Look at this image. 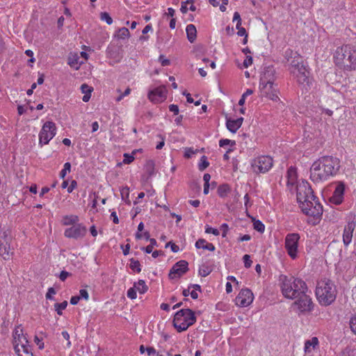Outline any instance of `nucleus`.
Wrapping results in <instances>:
<instances>
[{"label": "nucleus", "mask_w": 356, "mask_h": 356, "mask_svg": "<svg viewBox=\"0 0 356 356\" xmlns=\"http://www.w3.org/2000/svg\"><path fill=\"white\" fill-rule=\"evenodd\" d=\"M297 200L302 212L307 216L320 218L323 214V207L313 194V190L307 181H302L296 186Z\"/></svg>", "instance_id": "nucleus-1"}, {"label": "nucleus", "mask_w": 356, "mask_h": 356, "mask_svg": "<svg viewBox=\"0 0 356 356\" xmlns=\"http://www.w3.org/2000/svg\"><path fill=\"white\" fill-rule=\"evenodd\" d=\"M335 64L347 71L356 70V49L346 44L338 47L334 53Z\"/></svg>", "instance_id": "nucleus-2"}, {"label": "nucleus", "mask_w": 356, "mask_h": 356, "mask_svg": "<svg viewBox=\"0 0 356 356\" xmlns=\"http://www.w3.org/2000/svg\"><path fill=\"white\" fill-rule=\"evenodd\" d=\"M337 289L334 284L329 279H323L318 282L316 295L321 305L328 306L336 299Z\"/></svg>", "instance_id": "nucleus-3"}, {"label": "nucleus", "mask_w": 356, "mask_h": 356, "mask_svg": "<svg viewBox=\"0 0 356 356\" xmlns=\"http://www.w3.org/2000/svg\"><path fill=\"white\" fill-rule=\"evenodd\" d=\"M282 281V293L286 298L294 300L303 291H308L306 283L300 279L284 276Z\"/></svg>", "instance_id": "nucleus-4"}, {"label": "nucleus", "mask_w": 356, "mask_h": 356, "mask_svg": "<svg viewBox=\"0 0 356 356\" xmlns=\"http://www.w3.org/2000/svg\"><path fill=\"white\" fill-rule=\"evenodd\" d=\"M196 321L194 312L190 309H182L178 311L173 318V325L180 332L186 330Z\"/></svg>", "instance_id": "nucleus-5"}, {"label": "nucleus", "mask_w": 356, "mask_h": 356, "mask_svg": "<svg viewBox=\"0 0 356 356\" xmlns=\"http://www.w3.org/2000/svg\"><path fill=\"white\" fill-rule=\"evenodd\" d=\"M13 240L11 230L8 227H3L0 229V256L4 259H8L13 254L10 243Z\"/></svg>", "instance_id": "nucleus-6"}, {"label": "nucleus", "mask_w": 356, "mask_h": 356, "mask_svg": "<svg viewBox=\"0 0 356 356\" xmlns=\"http://www.w3.org/2000/svg\"><path fill=\"white\" fill-rule=\"evenodd\" d=\"M317 161L320 164H321V166L323 167L327 173L329 174V178L337 175L339 170L340 161L336 157L324 156L319 158Z\"/></svg>", "instance_id": "nucleus-7"}, {"label": "nucleus", "mask_w": 356, "mask_h": 356, "mask_svg": "<svg viewBox=\"0 0 356 356\" xmlns=\"http://www.w3.org/2000/svg\"><path fill=\"white\" fill-rule=\"evenodd\" d=\"M252 168L257 173H265L273 166V159L268 156H261L252 161Z\"/></svg>", "instance_id": "nucleus-8"}, {"label": "nucleus", "mask_w": 356, "mask_h": 356, "mask_svg": "<svg viewBox=\"0 0 356 356\" xmlns=\"http://www.w3.org/2000/svg\"><path fill=\"white\" fill-rule=\"evenodd\" d=\"M56 133V124L53 122H46L39 134V143L47 145L54 138Z\"/></svg>", "instance_id": "nucleus-9"}, {"label": "nucleus", "mask_w": 356, "mask_h": 356, "mask_svg": "<svg viewBox=\"0 0 356 356\" xmlns=\"http://www.w3.org/2000/svg\"><path fill=\"white\" fill-rule=\"evenodd\" d=\"M307 291H303L295 300L293 305L296 306L298 309L301 312H311L314 308V304L312 298L307 294Z\"/></svg>", "instance_id": "nucleus-10"}, {"label": "nucleus", "mask_w": 356, "mask_h": 356, "mask_svg": "<svg viewBox=\"0 0 356 356\" xmlns=\"http://www.w3.org/2000/svg\"><path fill=\"white\" fill-rule=\"evenodd\" d=\"M318 161L313 163L310 168V179L314 182H321L329 179V174L327 173L325 168L321 166Z\"/></svg>", "instance_id": "nucleus-11"}, {"label": "nucleus", "mask_w": 356, "mask_h": 356, "mask_svg": "<svg viewBox=\"0 0 356 356\" xmlns=\"http://www.w3.org/2000/svg\"><path fill=\"white\" fill-rule=\"evenodd\" d=\"M284 58L286 59L289 64V70L291 72L293 70H297L300 68V65H304L302 57L296 51L288 49L284 52Z\"/></svg>", "instance_id": "nucleus-12"}, {"label": "nucleus", "mask_w": 356, "mask_h": 356, "mask_svg": "<svg viewBox=\"0 0 356 356\" xmlns=\"http://www.w3.org/2000/svg\"><path fill=\"white\" fill-rule=\"evenodd\" d=\"M299 239L300 235L296 233L289 234L285 238V248L289 255L293 259L296 257Z\"/></svg>", "instance_id": "nucleus-13"}, {"label": "nucleus", "mask_w": 356, "mask_h": 356, "mask_svg": "<svg viewBox=\"0 0 356 356\" xmlns=\"http://www.w3.org/2000/svg\"><path fill=\"white\" fill-rule=\"evenodd\" d=\"M188 264L185 260L177 261L171 268L168 277L170 280L179 278L188 270Z\"/></svg>", "instance_id": "nucleus-14"}, {"label": "nucleus", "mask_w": 356, "mask_h": 356, "mask_svg": "<svg viewBox=\"0 0 356 356\" xmlns=\"http://www.w3.org/2000/svg\"><path fill=\"white\" fill-rule=\"evenodd\" d=\"M259 88L263 96H265L274 102L280 100L278 97L279 90L275 87L274 83H261L259 84Z\"/></svg>", "instance_id": "nucleus-15"}, {"label": "nucleus", "mask_w": 356, "mask_h": 356, "mask_svg": "<svg viewBox=\"0 0 356 356\" xmlns=\"http://www.w3.org/2000/svg\"><path fill=\"white\" fill-rule=\"evenodd\" d=\"M86 227L81 224H76L72 225L71 227L65 229L64 235L67 238H81L86 234Z\"/></svg>", "instance_id": "nucleus-16"}, {"label": "nucleus", "mask_w": 356, "mask_h": 356, "mask_svg": "<svg viewBox=\"0 0 356 356\" xmlns=\"http://www.w3.org/2000/svg\"><path fill=\"white\" fill-rule=\"evenodd\" d=\"M291 74L294 76L300 85H303L304 86L309 85V72L305 65H300V68L297 70H293Z\"/></svg>", "instance_id": "nucleus-17"}, {"label": "nucleus", "mask_w": 356, "mask_h": 356, "mask_svg": "<svg viewBox=\"0 0 356 356\" xmlns=\"http://www.w3.org/2000/svg\"><path fill=\"white\" fill-rule=\"evenodd\" d=\"M254 299L253 293L249 289H242L236 298V304L241 307L250 305Z\"/></svg>", "instance_id": "nucleus-18"}, {"label": "nucleus", "mask_w": 356, "mask_h": 356, "mask_svg": "<svg viewBox=\"0 0 356 356\" xmlns=\"http://www.w3.org/2000/svg\"><path fill=\"white\" fill-rule=\"evenodd\" d=\"M167 90L165 86H159L148 94L149 99L155 103L161 102L166 98Z\"/></svg>", "instance_id": "nucleus-19"}, {"label": "nucleus", "mask_w": 356, "mask_h": 356, "mask_svg": "<svg viewBox=\"0 0 356 356\" xmlns=\"http://www.w3.org/2000/svg\"><path fill=\"white\" fill-rule=\"evenodd\" d=\"M344 191V184L342 182L339 183L336 186L332 195L330 198V202L337 205L340 204L343 200Z\"/></svg>", "instance_id": "nucleus-20"}, {"label": "nucleus", "mask_w": 356, "mask_h": 356, "mask_svg": "<svg viewBox=\"0 0 356 356\" xmlns=\"http://www.w3.org/2000/svg\"><path fill=\"white\" fill-rule=\"evenodd\" d=\"M275 70L273 66H268L264 70L260 78V83H273L275 81Z\"/></svg>", "instance_id": "nucleus-21"}, {"label": "nucleus", "mask_w": 356, "mask_h": 356, "mask_svg": "<svg viewBox=\"0 0 356 356\" xmlns=\"http://www.w3.org/2000/svg\"><path fill=\"white\" fill-rule=\"evenodd\" d=\"M29 341L26 337V336L23 333V329L21 325L17 326L14 332H13V346L15 347V345L19 346V345L26 344Z\"/></svg>", "instance_id": "nucleus-22"}, {"label": "nucleus", "mask_w": 356, "mask_h": 356, "mask_svg": "<svg viewBox=\"0 0 356 356\" xmlns=\"http://www.w3.org/2000/svg\"><path fill=\"white\" fill-rule=\"evenodd\" d=\"M356 227L355 222H349L347 225L345 226L343 234V242L346 246L350 244L353 237V233Z\"/></svg>", "instance_id": "nucleus-23"}, {"label": "nucleus", "mask_w": 356, "mask_h": 356, "mask_svg": "<svg viewBox=\"0 0 356 356\" xmlns=\"http://www.w3.org/2000/svg\"><path fill=\"white\" fill-rule=\"evenodd\" d=\"M243 122V118H237L236 120H232L231 118H226V127L227 129L232 133H236V131L241 127Z\"/></svg>", "instance_id": "nucleus-24"}, {"label": "nucleus", "mask_w": 356, "mask_h": 356, "mask_svg": "<svg viewBox=\"0 0 356 356\" xmlns=\"http://www.w3.org/2000/svg\"><path fill=\"white\" fill-rule=\"evenodd\" d=\"M14 349L18 356H33L31 348L29 345V343L26 345H19V346L16 344Z\"/></svg>", "instance_id": "nucleus-25"}, {"label": "nucleus", "mask_w": 356, "mask_h": 356, "mask_svg": "<svg viewBox=\"0 0 356 356\" xmlns=\"http://www.w3.org/2000/svg\"><path fill=\"white\" fill-rule=\"evenodd\" d=\"M186 31L188 41L191 43H193L197 38V30L195 26L192 24H188L186 26Z\"/></svg>", "instance_id": "nucleus-26"}, {"label": "nucleus", "mask_w": 356, "mask_h": 356, "mask_svg": "<svg viewBox=\"0 0 356 356\" xmlns=\"http://www.w3.org/2000/svg\"><path fill=\"white\" fill-rule=\"evenodd\" d=\"M195 247L197 249L202 248L204 250H208L209 251H214L216 249L215 246L212 243H207L206 240L204 238L198 239L195 243Z\"/></svg>", "instance_id": "nucleus-27"}, {"label": "nucleus", "mask_w": 356, "mask_h": 356, "mask_svg": "<svg viewBox=\"0 0 356 356\" xmlns=\"http://www.w3.org/2000/svg\"><path fill=\"white\" fill-rule=\"evenodd\" d=\"M318 344V339L317 337H314L310 340H307L305 343V352L309 353L312 349H314Z\"/></svg>", "instance_id": "nucleus-28"}, {"label": "nucleus", "mask_w": 356, "mask_h": 356, "mask_svg": "<svg viewBox=\"0 0 356 356\" xmlns=\"http://www.w3.org/2000/svg\"><path fill=\"white\" fill-rule=\"evenodd\" d=\"M81 90L82 93L84 94L82 98L83 101L84 102H88L90 98V94L93 90V88L91 86H89L88 84L83 83L81 86Z\"/></svg>", "instance_id": "nucleus-29"}, {"label": "nucleus", "mask_w": 356, "mask_h": 356, "mask_svg": "<svg viewBox=\"0 0 356 356\" xmlns=\"http://www.w3.org/2000/svg\"><path fill=\"white\" fill-rule=\"evenodd\" d=\"M231 188L227 184L220 185L218 188V194L220 197H225L230 192Z\"/></svg>", "instance_id": "nucleus-30"}, {"label": "nucleus", "mask_w": 356, "mask_h": 356, "mask_svg": "<svg viewBox=\"0 0 356 356\" xmlns=\"http://www.w3.org/2000/svg\"><path fill=\"white\" fill-rule=\"evenodd\" d=\"M134 286L140 293H145L148 290V286L143 280H140L138 282H135Z\"/></svg>", "instance_id": "nucleus-31"}, {"label": "nucleus", "mask_w": 356, "mask_h": 356, "mask_svg": "<svg viewBox=\"0 0 356 356\" xmlns=\"http://www.w3.org/2000/svg\"><path fill=\"white\" fill-rule=\"evenodd\" d=\"M79 221V217L77 216H66L63 218V223L64 225H76Z\"/></svg>", "instance_id": "nucleus-32"}, {"label": "nucleus", "mask_w": 356, "mask_h": 356, "mask_svg": "<svg viewBox=\"0 0 356 356\" xmlns=\"http://www.w3.org/2000/svg\"><path fill=\"white\" fill-rule=\"evenodd\" d=\"M129 31L127 28L122 27L118 29V33L115 35V37L118 39H125L129 37Z\"/></svg>", "instance_id": "nucleus-33"}, {"label": "nucleus", "mask_w": 356, "mask_h": 356, "mask_svg": "<svg viewBox=\"0 0 356 356\" xmlns=\"http://www.w3.org/2000/svg\"><path fill=\"white\" fill-rule=\"evenodd\" d=\"M129 261H130L129 267L132 270L136 271L137 273H140L141 271L140 264L139 261H138L134 258H131V259H130Z\"/></svg>", "instance_id": "nucleus-34"}, {"label": "nucleus", "mask_w": 356, "mask_h": 356, "mask_svg": "<svg viewBox=\"0 0 356 356\" xmlns=\"http://www.w3.org/2000/svg\"><path fill=\"white\" fill-rule=\"evenodd\" d=\"M254 229L260 233H263L265 229V226L261 221L259 220L252 219Z\"/></svg>", "instance_id": "nucleus-35"}, {"label": "nucleus", "mask_w": 356, "mask_h": 356, "mask_svg": "<svg viewBox=\"0 0 356 356\" xmlns=\"http://www.w3.org/2000/svg\"><path fill=\"white\" fill-rule=\"evenodd\" d=\"M146 172L148 174L149 177H151L154 174V163L153 161L149 160L147 162L145 165Z\"/></svg>", "instance_id": "nucleus-36"}, {"label": "nucleus", "mask_w": 356, "mask_h": 356, "mask_svg": "<svg viewBox=\"0 0 356 356\" xmlns=\"http://www.w3.org/2000/svg\"><path fill=\"white\" fill-rule=\"evenodd\" d=\"M67 306V302L66 300H65L60 303H56L54 305L55 310L56 311V312L58 315H62V310L65 309Z\"/></svg>", "instance_id": "nucleus-37"}, {"label": "nucleus", "mask_w": 356, "mask_h": 356, "mask_svg": "<svg viewBox=\"0 0 356 356\" xmlns=\"http://www.w3.org/2000/svg\"><path fill=\"white\" fill-rule=\"evenodd\" d=\"M209 165V163L207 161L206 156L201 157V162L199 163L198 168L200 171H203Z\"/></svg>", "instance_id": "nucleus-38"}, {"label": "nucleus", "mask_w": 356, "mask_h": 356, "mask_svg": "<svg viewBox=\"0 0 356 356\" xmlns=\"http://www.w3.org/2000/svg\"><path fill=\"white\" fill-rule=\"evenodd\" d=\"M71 169V164L67 162L64 164V168L60 172V177L61 179H64L66 176L67 172H70Z\"/></svg>", "instance_id": "nucleus-39"}, {"label": "nucleus", "mask_w": 356, "mask_h": 356, "mask_svg": "<svg viewBox=\"0 0 356 356\" xmlns=\"http://www.w3.org/2000/svg\"><path fill=\"white\" fill-rule=\"evenodd\" d=\"M100 19L102 20L106 21V22L109 25L113 23V19L106 12L101 13Z\"/></svg>", "instance_id": "nucleus-40"}, {"label": "nucleus", "mask_w": 356, "mask_h": 356, "mask_svg": "<svg viewBox=\"0 0 356 356\" xmlns=\"http://www.w3.org/2000/svg\"><path fill=\"white\" fill-rule=\"evenodd\" d=\"M349 324L351 331L356 335V315L350 318Z\"/></svg>", "instance_id": "nucleus-41"}, {"label": "nucleus", "mask_w": 356, "mask_h": 356, "mask_svg": "<svg viewBox=\"0 0 356 356\" xmlns=\"http://www.w3.org/2000/svg\"><path fill=\"white\" fill-rule=\"evenodd\" d=\"M78 59V58H69L68 64L70 67H74L76 70H78L79 67Z\"/></svg>", "instance_id": "nucleus-42"}, {"label": "nucleus", "mask_w": 356, "mask_h": 356, "mask_svg": "<svg viewBox=\"0 0 356 356\" xmlns=\"http://www.w3.org/2000/svg\"><path fill=\"white\" fill-rule=\"evenodd\" d=\"M236 144L234 140H231L229 139H221L219 141L220 147H224L225 145H231L232 146Z\"/></svg>", "instance_id": "nucleus-43"}, {"label": "nucleus", "mask_w": 356, "mask_h": 356, "mask_svg": "<svg viewBox=\"0 0 356 356\" xmlns=\"http://www.w3.org/2000/svg\"><path fill=\"white\" fill-rule=\"evenodd\" d=\"M134 154H129L127 153H125L124 154V160H123V163H126V164H129L131 163V162L134 161Z\"/></svg>", "instance_id": "nucleus-44"}, {"label": "nucleus", "mask_w": 356, "mask_h": 356, "mask_svg": "<svg viewBox=\"0 0 356 356\" xmlns=\"http://www.w3.org/2000/svg\"><path fill=\"white\" fill-rule=\"evenodd\" d=\"M288 177H289L288 183L289 184L291 183V184H293V181L296 179V172L292 169L289 170H288Z\"/></svg>", "instance_id": "nucleus-45"}, {"label": "nucleus", "mask_w": 356, "mask_h": 356, "mask_svg": "<svg viewBox=\"0 0 356 356\" xmlns=\"http://www.w3.org/2000/svg\"><path fill=\"white\" fill-rule=\"evenodd\" d=\"M143 237H144L146 240H149L150 239L149 232L146 231V232H145L143 234L139 233V232H137L136 234V239L139 240V239H141Z\"/></svg>", "instance_id": "nucleus-46"}, {"label": "nucleus", "mask_w": 356, "mask_h": 356, "mask_svg": "<svg viewBox=\"0 0 356 356\" xmlns=\"http://www.w3.org/2000/svg\"><path fill=\"white\" fill-rule=\"evenodd\" d=\"M244 261V266L246 268H249L252 265V261L250 260V257L248 254H245L243 257Z\"/></svg>", "instance_id": "nucleus-47"}, {"label": "nucleus", "mask_w": 356, "mask_h": 356, "mask_svg": "<svg viewBox=\"0 0 356 356\" xmlns=\"http://www.w3.org/2000/svg\"><path fill=\"white\" fill-rule=\"evenodd\" d=\"M136 289L135 287L130 288L127 291V296L128 298L131 299H136Z\"/></svg>", "instance_id": "nucleus-48"}, {"label": "nucleus", "mask_w": 356, "mask_h": 356, "mask_svg": "<svg viewBox=\"0 0 356 356\" xmlns=\"http://www.w3.org/2000/svg\"><path fill=\"white\" fill-rule=\"evenodd\" d=\"M169 246H170L171 250L173 252H177L179 250V246L171 241H170L165 244V248H168Z\"/></svg>", "instance_id": "nucleus-49"}, {"label": "nucleus", "mask_w": 356, "mask_h": 356, "mask_svg": "<svg viewBox=\"0 0 356 356\" xmlns=\"http://www.w3.org/2000/svg\"><path fill=\"white\" fill-rule=\"evenodd\" d=\"M205 232L208 233V234L211 233V234H213L215 236H218L219 234H220L219 231L217 229L212 228V227H209V226H207L206 227Z\"/></svg>", "instance_id": "nucleus-50"}, {"label": "nucleus", "mask_w": 356, "mask_h": 356, "mask_svg": "<svg viewBox=\"0 0 356 356\" xmlns=\"http://www.w3.org/2000/svg\"><path fill=\"white\" fill-rule=\"evenodd\" d=\"M211 270L208 267L200 268L199 273L202 277H206L210 273Z\"/></svg>", "instance_id": "nucleus-51"}, {"label": "nucleus", "mask_w": 356, "mask_h": 356, "mask_svg": "<svg viewBox=\"0 0 356 356\" xmlns=\"http://www.w3.org/2000/svg\"><path fill=\"white\" fill-rule=\"evenodd\" d=\"M120 192H121V195H122V200H126V198H128V197H129V188L128 187H124V188H122Z\"/></svg>", "instance_id": "nucleus-52"}, {"label": "nucleus", "mask_w": 356, "mask_h": 356, "mask_svg": "<svg viewBox=\"0 0 356 356\" xmlns=\"http://www.w3.org/2000/svg\"><path fill=\"white\" fill-rule=\"evenodd\" d=\"M169 110L172 112L174 115H178L179 111L178 106L175 104H170L169 106Z\"/></svg>", "instance_id": "nucleus-53"}, {"label": "nucleus", "mask_w": 356, "mask_h": 356, "mask_svg": "<svg viewBox=\"0 0 356 356\" xmlns=\"http://www.w3.org/2000/svg\"><path fill=\"white\" fill-rule=\"evenodd\" d=\"M79 296H80V299L83 298L85 300H88L89 298L88 293L86 289H81Z\"/></svg>", "instance_id": "nucleus-54"}, {"label": "nucleus", "mask_w": 356, "mask_h": 356, "mask_svg": "<svg viewBox=\"0 0 356 356\" xmlns=\"http://www.w3.org/2000/svg\"><path fill=\"white\" fill-rule=\"evenodd\" d=\"M220 229L222 231V236L225 237L229 229L228 225L226 223L222 224L220 226Z\"/></svg>", "instance_id": "nucleus-55"}, {"label": "nucleus", "mask_w": 356, "mask_h": 356, "mask_svg": "<svg viewBox=\"0 0 356 356\" xmlns=\"http://www.w3.org/2000/svg\"><path fill=\"white\" fill-rule=\"evenodd\" d=\"M252 63V58L250 56H248L243 61V66L245 67H249Z\"/></svg>", "instance_id": "nucleus-56"}, {"label": "nucleus", "mask_w": 356, "mask_h": 356, "mask_svg": "<svg viewBox=\"0 0 356 356\" xmlns=\"http://www.w3.org/2000/svg\"><path fill=\"white\" fill-rule=\"evenodd\" d=\"M159 61L161 62L162 66H167L170 64V60L165 58L163 55L159 56Z\"/></svg>", "instance_id": "nucleus-57"}, {"label": "nucleus", "mask_w": 356, "mask_h": 356, "mask_svg": "<svg viewBox=\"0 0 356 356\" xmlns=\"http://www.w3.org/2000/svg\"><path fill=\"white\" fill-rule=\"evenodd\" d=\"M55 293H56L55 289L53 287H50L48 289V291H47V293L46 294V298L47 299H52L51 295L52 294H55Z\"/></svg>", "instance_id": "nucleus-58"}, {"label": "nucleus", "mask_w": 356, "mask_h": 356, "mask_svg": "<svg viewBox=\"0 0 356 356\" xmlns=\"http://www.w3.org/2000/svg\"><path fill=\"white\" fill-rule=\"evenodd\" d=\"M62 336L65 340L67 341V347H70L71 342L70 341V334H68V332L66 331L62 332Z\"/></svg>", "instance_id": "nucleus-59"}, {"label": "nucleus", "mask_w": 356, "mask_h": 356, "mask_svg": "<svg viewBox=\"0 0 356 356\" xmlns=\"http://www.w3.org/2000/svg\"><path fill=\"white\" fill-rule=\"evenodd\" d=\"M34 341L38 346L40 349H42L44 348V343L41 341L38 336H35Z\"/></svg>", "instance_id": "nucleus-60"}, {"label": "nucleus", "mask_w": 356, "mask_h": 356, "mask_svg": "<svg viewBox=\"0 0 356 356\" xmlns=\"http://www.w3.org/2000/svg\"><path fill=\"white\" fill-rule=\"evenodd\" d=\"M70 275V273L67 271L63 270L60 273L59 278L61 281H65L66 278Z\"/></svg>", "instance_id": "nucleus-61"}, {"label": "nucleus", "mask_w": 356, "mask_h": 356, "mask_svg": "<svg viewBox=\"0 0 356 356\" xmlns=\"http://www.w3.org/2000/svg\"><path fill=\"white\" fill-rule=\"evenodd\" d=\"M76 185H77L76 181L75 180H72L71 181L70 186L67 188V192L72 193L73 191V190L76 188Z\"/></svg>", "instance_id": "nucleus-62"}, {"label": "nucleus", "mask_w": 356, "mask_h": 356, "mask_svg": "<svg viewBox=\"0 0 356 356\" xmlns=\"http://www.w3.org/2000/svg\"><path fill=\"white\" fill-rule=\"evenodd\" d=\"M182 94H183L184 95H185V96H186V99H187V102H188V103H193V102H194V100H193V99L191 97V94H190V93L187 92L185 90V91H184V92H182Z\"/></svg>", "instance_id": "nucleus-63"}, {"label": "nucleus", "mask_w": 356, "mask_h": 356, "mask_svg": "<svg viewBox=\"0 0 356 356\" xmlns=\"http://www.w3.org/2000/svg\"><path fill=\"white\" fill-rule=\"evenodd\" d=\"M79 300H80V296H72L70 299V303L73 305H75L79 302Z\"/></svg>", "instance_id": "nucleus-64"}]
</instances>
